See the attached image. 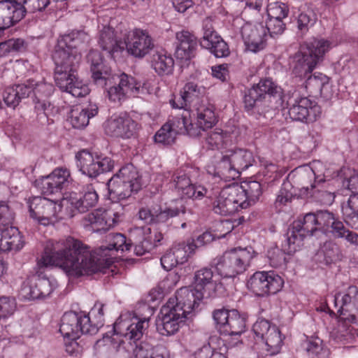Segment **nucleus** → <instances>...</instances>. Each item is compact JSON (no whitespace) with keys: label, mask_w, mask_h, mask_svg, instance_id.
<instances>
[{"label":"nucleus","mask_w":358,"mask_h":358,"mask_svg":"<svg viewBox=\"0 0 358 358\" xmlns=\"http://www.w3.org/2000/svg\"><path fill=\"white\" fill-rule=\"evenodd\" d=\"M107 241V246L101 245L91 251L80 240L68 236L55 242L50 250L45 249L38 265L58 267L69 278L103 272L114 262L115 252L128 251L131 245L122 234H110Z\"/></svg>","instance_id":"nucleus-1"},{"label":"nucleus","mask_w":358,"mask_h":358,"mask_svg":"<svg viewBox=\"0 0 358 358\" xmlns=\"http://www.w3.org/2000/svg\"><path fill=\"white\" fill-rule=\"evenodd\" d=\"M89 39L84 31H73L58 39L52 55L57 86L75 97L85 96L90 91L88 85L76 74V67L81 59L80 50L86 46Z\"/></svg>","instance_id":"nucleus-2"},{"label":"nucleus","mask_w":358,"mask_h":358,"mask_svg":"<svg viewBox=\"0 0 358 358\" xmlns=\"http://www.w3.org/2000/svg\"><path fill=\"white\" fill-rule=\"evenodd\" d=\"M149 319L137 317L129 318L121 315L115 322L113 334L104 336L96 341L94 349L99 358H115L118 353L124 352V339L131 345L143 336V331L148 327Z\"/></svg>","instance_id":"nucleus-3"},{"label":"nucleus","mask_w":358,"mask_h":358,"mask_svg":"<svg viewBox=\"0 0 358 358\" xmlns=\"http://www.w3.org/2000/svg\"><path fill=\"white\" fill-rule=\"evenodd\" d=\"M99 43L114 58L126 50L134 58L143 59L155 48V41L148 31L139 28L131 29L124 34L122 42L115 38L114 30L109 24H102Z\"/></svg>","instance_id":"nucleus-4"},{"label":"nucleus","mask_w":358,"mask_h":358,"mask_svg":"<svg viewBox=\"0 0 358 358\" xmlns=\"http://www.w3.org/2000/svg\"><path fill=\"white\" fill-rule=\"evenodd\" d=\"M195 296L187 289H180L164 305L158 315L157 329L163 336L173 335L184 324L195 308Z\"/></svg>","instance_id":"nucleus-5"},{"label":"nucleus","mask_w":358,"mask_h":358,"mask_svg":"<svg viewBox=\"0 0 358 358\" xmlns=\"http://www.w3.org/2000/svg\"><path fill=\"white\" fill-rule=\"evenodd\" d=\"M333 47V43L324 38H313L301 45L291 64L293 74L299 77L308 76Z\"/></svg>","instance_id":"nucleus-6"},{"label":"nucleus","mask_w":358,"mask_h":358,"mask_svg":"<svg viewBox=\"0 0 358 358\" xmlns=\"http://www.w3.org/2000/svg\"><path fill=\"white\" fill-rule=\"evenodd\" d=\"M253 162L252 153L248 150H228L222 154L214 166H207V171L222 180L230 181L238 178L241 171L252 166Z\"/></svg>","instance_id":"nucleus-7"},{"label":"nucleus","mask_w":358,"mask_h":358,"mask_svg":"<svg viewBox=\"0 0 358 358\" xmlns=\"http://www.w3.org/2000/svg\"><path fill=\"white\" fill-rule=\"evenodd\" d=\"M256 255L249 247L234 248L216 257L211 262L217 275L222 278H234L245 272Z\"/></svg>","instance_id":"nucleus-8"},{"label":"nucleus","mask_w":358,"mask_h":358,"mask_svg":"<svg viewBox=\"0 0 358 358\" xmlns=\"http://www.w3.org/2000/svg\"><path fill=\"white\" fill-rule=\"evenodd\" d=\"M92 78L99 85L105 86V96L110 102L120 103L127 99L124 90L121 89L110 68L103 63L101 56L97 51H91L88 55Z\"/></svg>","instance_id":"nucleus-9"},{"label":"nucleus","mask_w":358,"mask_h":358,"mask_svg":"<svg viewBox=\"0 0 358 358\" xmlns=\"http://www.w3.org/2000/svg\"><path fill=\"white\" fill-rule=\"evenodd\" d=\"M27 203L30 217L44 226L53 224L64 215L62 199L55 201L43 196H33Z\"/></svg>","instance_id":"nucleus-10"},{"label":"nucleus","mask_w":358,"mask_h":358,"mask_svg":"<svg viewBox=\"0 0 358 358\" xmlns=\"http://www.w3.org/2000/svg\"><path fill=\"white\" fill-rule=\"evenodd\" d=\"M110 195L119 200L130 196L133 192L141 188L138 173L132 164H127L120 169L108 182Z\"/></svg>","instance_id":"nucleus-11"},{"label":"nucleus","mask_w":358,"mask_h":358,"mask_svg":"<svg viewBox=\"0 0 358 358\" xmlns=\"http://www.w3.org/2000/svg\"><path fill=\"white\" fill-rule=\"evenodd\" d=\"M282 90L269 78L262 79L254 85L245 96L244 102L248 110L259 107L266 99H273L276 106L282 103Z\"/></svg>","instance_id":"nucleus-12"},{"label":"nucleus","mask_w":358,"mask_h":358,"mask_svg":"<svg viewBox=\"0 0 358 358\" xmlns=\"http://www.w3.org/2000/svg\"><path fill=\"white\" fill-rule=\"evenodd\" d=\"M318 230L316 215L313 213H306L302 219L295 220L287 232V237L283 244V250L287 254L298 250L303 245L304 238L313 235Z\"/></svg>","instance_id":"nucleus-13"},{"label":"nucleus","mask_w":358,"mask_h":358,"mask_svg":"<svg viewBox=\"0 0 358 358\" xmlns=\"http://www.w3.org/2000/svg\"><path fill=\"white\" fill-rule=\"evenodd\" d=\"M288 115L291 120L304 123H313L321 115L322 110L317 102L308 96L294 92L287 101Z\"/></svg>","instance_id":"nucleus-14"},{"label":"nucleus","mask_w":358,"mask_h":358,"mask_svg":"<svg viewBox=\"0 0 358 358\" xmlns=\"http://www.w3.org/2000/svg\"><path fill=\"white\" fill-rule=\"evenodd\" d=\"M120 208V205L115 203L108 208L94 210L83 217L82 225L88 231L105 232L119 222Z\"/></svg>","instance_id":"nucleus-15"},{"label":"nucleus","mask_w":358,"mask_h":358,"mask_svg":"<svg viewBox=\"0 0 358 358\" xmlns=\"http://www.w3.org/2000/svg\"><path fill=\"white\" fill-rule=\"evenodd\" d=\"M243 193L237 183L223 187L213 203V210L216 214L227 216L247 208Z\"/></svg>","instance_id":"nucleus-16"},{"label":"nucleus","mask_w":358,"mask_h":358,"mask_svg":"<svg viewBox=\"0 0 358 358\" xmlns=\"http://www.w3.org/2000/svg\"><path fill=\"white\" fill-rule=\"evenodd\" d=\"M9 208L0 203V252H17L24 245V240L17 228L8 226Z\"/></svg>","instance_id":"nucleus-17"},{"label":"nucleus","mask_w":358,"mask_h":358,"mask_svg":"<svg viewBox=\"0 0 358 358\" xmlns=\"http://www.w3.org/2000/svg\"><path fill=\"white\" fill-rule=\"evenodd\" d=\"M76 159L79 171L90 178H96L102 173L110 171L114 166V162L110 157L87 150L78 152Z\"/></svg>","instance_id":"nucleus-18"},{"label":"nucleus","mask_w":358,"mask_h":358,"mask_svg":"<svg viewBox=\"0 0 358 358\" xmlns=\"http://www.w3.org/2000/svg\"><path fill=\"white\" fill-rule=\"evenodd\" d=\"M191 117L188 111H184L181 116L185 117L187 135L196 137L201 134V131L211 129L217 122V117L215 113L214 107L210 104L201 105Z\"/></svg>","instance_id":"nucleus-19"},{"label":"nucleus","mask_w":358,"mask_h":358,"mask_svg":"<svg viewBox=\"0 0 358 358\" xmlns=\"http://www.w3.org/2000/svg\"><path fill=\"white\" fill-rule=\"evenodd\" d=\"M99 196L92 185H87L82 194L76 192L65 194L62 199L64 206V215L72 217L77 212L85 213L97 203Z\"/></svg>","instance_id":"nucleus-20"},{"label":"nucleus","mask_w":358,"mask_h":358,"mask_svg":"<svg viewBox=\"0 0 358 358\" xmlns=\"http://www.w3.org/2000/svg\"><path fill=\"white\" fill-rule=\"evenodd\" d=\"M283 285L282 277L273 271H257L247 282L248 289L259 296L275 294L282 289Z\"/></svg>","instance_id":"nucleus-21"},{"label":"nucleus","mask_w":358,"mask_h":358,"mask_svg":"<svg viewBox=\"0 0 358 358\" xmlns=\"http://www.w3.org/2000/svg\"><path fill=\"white\" fill-rule=\"evenodd\" d=\"M194 288L182 287L190 291L195 299V306L205 296H213L216 291L221 287L220 278L214 275L211 269L202 268L194 273Z\"/></svg>","instance_id":"nucleus-22"},{"label":"nucleus","mask_w":358,"mask_h":358,"mask_svg":"<svg viewBox=\"0 0 358 358\" xmlns=\"http://www.w3.org/2000/svg\"><path fill=\"white\" fill-rule=\"evenodd\" d=\"M89 318L83 315V313H65L61 320L59 331L64 338L76 341L81 334H90L86 324Z\"/></svg>","instance_id":"nucleus-23"},{"label":"nucleus","mask_w":358,"mask_h":358,"mask_svg":"<svg viewBox=\"0 0 358 358\" xmlns=\"http://www.w3.org/2000/svg\"><path fill=\"white\" fill-rule=\"evenodd\" d=\"M73 180L70 170L66 167H57L48 176L41 179V191L43 194L59 193L72 184Z\"/></svg>","instance_id":"nucleus-24"},{"label":"nucleus","mask_w":358,"mask_h":358,"mask_svg":"<svg viewBox=\"0 0 358 358\" xmlns=\"http://www.w3.org/2000/svg\"><path fill=\"white\" fill-rule=\"evenodd\" d=\"M241 33L248 51L257 53L266 46L268 36L264 24H244Z\"/></svg>","instance_id":"nucleus-25"},{"label":"nucleus","mask_w":358,"mask_h":358,"mask_svg":"<svg viewBox=\"0 0 358 358\" xmlns=\"http://www.w3.org/2000/svg\"><path fill=\"white\" fill-rule=\"evenodd\" d=\"M185 121V117H182L181 115L169 120L155 135V141L158 143L169 145L175 141L177 135H187Z\"/></svg>","instance_id":"nucleus-26"},{"label":"nucleus","mask_w":358,"mask_h":358,"mask_svg":"<svg viewBox=\"0 0 358 358\" xmlns=\"http://www.w3.org/2000/svg\"><path fill=\"white\" fill-rule=\"evenodd\" d=\"M172 183L181 198L201 199L207 194L205 187L192 184L189 177L182 171L177 172L173 176Z\"/></svg>","instance_id":"nucleus-27"},{"label":"nucleus","mask_w":358,"mask_h":358,"mask_svg":"<svg viewBox=\"0 0 358 358\" xmlns=\"http://www.w3.org/2000/svg\"><path fill=\"white\" fill-rule=\"evenodd\" d=\"M136 129V122L126 113L113 115L107 121L105 127L107 134L121 138H130Z\"/></svg>","instance_id":"nucleus-28"},{"label":"nucleus","mask_w":358,"mask_h":358,"mask_svg":"<svg viewBox=\"0 0 358 358\" xmlns=\"http://www.w3.org/2000/svg\"><path fill=\"white\" fill-rule=\"evenodd\" d=\"M339 320L341 323L338 326L339 335L338 338L344 344H349L355 341L358 336L357 331L352 327H347V324L352 323L358 325V305L348 312H343L341 314Z\"/></svg>","instance_id":"nucleus-29"},{"label":"nucleus","mask_w":358,"mask_h":358,"mask_svg":"<svg viewBox=\"0 0 358 358\" xmlns=\"http://www.w3.org/2000/svg\"><path fill=\"white\" fill-rule=\"evenodd\" d=\"M27 0H2L0 1V22L6 18L9 22H19L26 15Z\"/></svg>","instance_id":"nucleus-30"},{"label":"nucleus","mask_w":358,"mask_h":358,"mask_svg":"<svg viewBox=\"0 0 358 358\" xmlns=\"http://www.w3.org/2000/svg\"><path fill=\"white\" fill-rule=\"evenodd\" d=\"M294 176L296 178L297 184L296 188L299 189V196L301 198H307L309 196H313L312 192L316 187L314 179V173L309 166L298 167L294 172Z\"/></svg>","instance_id":"nucleus-31"},{"label":"nucleus","mask_w":358,"mask_h":358,"mask_svg":"<svg viewBox=\"0 0 358 358\" xmlns=\"http://www.w3.org/2000/svg\"><path fill=\"white\" fill-rule=\"evenodd\" d=\"M178 45L176 50V56L181 61L190 60L195 56L197 48L196 37L187 31H182L176 34Z\"/></svg>","instance_id":"nucleus-32"},{"label":"nucleus","mask_w":358,"mask_h":358,"mask_svg":"<svg viewBox=\"0 0 358 358\" xmlns=\"http://www.w3.org/2000/svg\"><path fill=\"white\" fill-rule=\"evenodd\" d=\"M31 86L24 83L6 87L3 92V100L8 107L15 108L22 99L31 95Z\"/></svg>","instance_id":"nucleus-33"},{"label":"nucleus","mask_w":358,"mask_h":358,"mask_svg":"<svg viewBox=\"0 0 358 358\" xmlns=\"http://www.w3.org/2000/svg\"><path fill=\"white\" fill-rule=\"evenodd\" d=\"M334 304L338 308L339 315L343 312H348L358 305V287H348L343 292L337 293L334 296Z\"/></svg>","instance_id":"nucleus-34"},{"label":"nucleus","mask_w":358,"mask_h":358,"mask_svg":"<svg viewBox=\"0 0 358 358\" xmlns=\"http://www.w3.org/2000/svg\"><path fill=\"white\" fill-rule=\"evenodd\" d=\"M150 65L159 76H168L173 73L174 60L167 52L157 51L150 57Z\"/></svg>","instance_id":"nucleus-35"},{"label":"nucleus","mask_w":358,"mask_h":358,"mask_svg":"<svg viewBox=\"0 0 358 358\" xmlns=\"http://www.w3.org/2000/svg\"><path fill=\"white\" fill-rule=\"evenodd\" d=\"M98 113V106L95 103H90L85 108H76L71 110L70 122L73 127L82 129L89 123V120Z\"/></svg>","instance_id":"nucleus-36"},{"label":"nucleus","mask_w":358,"mask_h":358,"mask_svg":"<svg viewBox=\"0 0 358 358\" xmlns=\"http://www.w3.org/2000/svg\"><path fill=\"white\" fill-rule=\"evenodd\" d=\"M341 209L345 222L352 228L358 229V194L350 195L342 204Z\"/></svg>","instance_id":"nucleus-37"},{"label":"nucleus","mask_w":358,"mask_h":358,"mask_svg":"<svg viewBox=\"0 0 358 358\" xmlns=\"http://www.w3.org/2000/svg\"><path fill=\"white\" fill-rule=\"evenodd\" d=\"M136 358H168L169 352L166 348L159 345L153 348L148 343H141L134 350Z\"/></svg>","instance_id":"nucleus-38"},{"label":"nucleus","mask_w":358,"mask_h":358,"mask_svg":"<svg viewBox=\"0 0 358 358\" xmlns=\"http://www.w3.org/2000/svg\"><path fill=\"white\" fill-rule=\"evenodd\" d=\"M103 306L101 302H96L87 315L83 313V315L89 318V322L86 326L90 334H95L99 329L103 325Z\"/></svg>","instance_id":"nucleus-39"},{"label":"nucleus","mask_w":358,"mask_h":358,"mask_svg":"<svg viewBox=\"0 0 358 358\" xmlns=\"http://www.w3.org/2000/svg\"><path fill=\"white\" fill-rule=\"evenodd\" d=\"M245 330V319L236 310H231V315L222 332L229 336H240Z\"/></svg>","instance_id":"nucleus-40"},{"label":"nucleus","mask_w":358,"mask_h":358,"mask_svg":"<svg viewBox=\"0 0 358 358\" xmlns=\"http://www.w3.org/2000/svg\"><path fill=\"white\" fill-rule=\"evenodd\" d=\"M239 188L243 192V202L248 208L254 204L262 194L261 184L257 181H249L239 185Z\"/></svg>","instance_id":"nucleus-41"},{"label":"nucleus","mask_w":358,"mask_h":358,"mask_svg":"<svg viewBox=\"0 0 358 358\" xmlns=\"http://www.w3.org/2000/svg\"><path fill=\"white\" fill-rule=\"evenodd\" d=\"M270 331L262 342L268 354L275 355L280 352L283 344V338L277 327H273Z\"/></svg>","instance_id":"nucleus-42"},{"label":"nucleus","mask_w":358,"mask_h":358,"mask_svg":"<svg viewBox=\"0 0 358 358\" xmlns=\"http://www.w3.org/2000/svg\"><path fill=\"white\" fill-rule=\"evenodd\" d=\"M115 78L121 89L124 90L127 99L135 96L139 93L141 84L134 77L123 73L118 76L115 75Z\"/></svg>","instance_id":"nucleus-43"},{"label":"nucleus","mask_w":358,"mask_h":358,"mask_svg":"<svg viewBox=\"0 0 358 358\" xmlns=\"http://www.w3.org/2000/svg\"><path fill=\"white\" fill-rule=\"evenodd\" d=\"M196 249V245L194 240L175 244L171 248L179 264L187 262L189 257L194 253Z\"/></svg>","instance_id":"nucleus-44"},{"label":"nucleus","mask_w":358,"mask_h":358,"mask_svg":"<svg viewBox=\"0 0 358 358\" xmlns=\"http://www.w3.org/2000/svg\"><path fill=\"white\" fill-rule=\"evenodd\" d=\"M24 84L31 86L32 90L31 93H33L38 99L51 95L54 91L53 85L51 83L45 82L43 79L38 81L29 79L24 82Z\"/></svg>","instance_id":"nucleus-45"},{"label":"nucleus","mask_w":358,"mask_h":358,"mask_svg":"<svg viewBox=\"0 0 358 358\" xmlns=\"http://www.w3.org/2000/svg\"><path fill=\"white\" fill-rule=\"evenodd\" d=\"M231 141V136L221 129H215L210 132L207 138L206 143L211 149L220 148Z\"/></svg>","instance_id":"nucleus-46"},{"label":"nucleus","mask_w":358,"mask_h":358,"mask_svg":"<svg viewBox=\"0 0 358 358\" xmlns=\"http://www.w3.org/2000/svg\"><path fill=\"white\" fill-rule=\"evenodd\" d=\"M26 43L22 38H11L0 43V58L13 52H20L26 49Z\"/></svg>","instance_id":"nucleus-47"},{"label":"nucleus","mask_w":358,"mask_h":358,"mask_svg":"<svg viewBox=\"0 0 358 358\" xmlns=\"http://www.w3.org/2000/svg\"><path fill=\"white\" fill-rule=\"evenodd\" d=\"M35 285L37 287L36 292L38 299L49 296L57 287V281L48 278H40L35 276Z\"/></svg>","instance_id":"nucleus-48"},{"label":"nucleus","mask_w":358,"mask_h":358,"mask_svg":"<svg viewBox=\"0 0 358 358\" xmlns=\"http://www.w3.org/2000/svg\"><path fill=\"white\" fill-rule=\"evenodd\" d=\"M307 351L310 358H329V350L320 338H315L308 343Z\"/></svg>","instance_id":"nucleus-49"},{"label":"nucleus","mask_w":358,"mask_h":358,"mask_svg":"<svg viewBox=\"0 0 358 358\" xmlns=\"http://www.w3.org/2000/svg\"><path fill=\"white\" fill-rule=\"evenodd\" d=\"M267 15L270 20L282 21L288 13L287 7L277 1L269 2L267 5Z\"/></svg>","instance_id":"nucleus-50"},{"label":"nucleus","mask_w":358,"mask_h":358,"mask_svg":"<svg viewBox=\"0 0 358 358\" xmlns=\"http://www.w3.org/2000/svg\"><path fill=\"white\" fill-rule=\"evenodd\" d=\"M17 310V302L10 296L0 297V320L8 319L13 315Z\"/></svg>","instance_id":"nucleus-51"},{"label":"nucleus","mask_w":358,"mask_h":358,"mask_svg":"<svg viewBox=\"0 0 358 358\" xmlns=\"http://www.w3.org/2000/svg\"><path fill=\"white\" fill-rule=\"evenodd\" d=\"M203 36L200 40V45L202 48L208 49L212 48L220 36L214 30L210 24H206L203 27Z\"/></svg>","instance_id":"nucleus-52"},{"label":"nucleus","mask_w":358,"mask_h":358,"mask_svg":"<svg viewBox=\"0 0 358 358\" xmlns=\"http://www.w3.org/2000/svg\"><path fill=\"white\" fill-rule=\"evenodd\" d=\"M161 238V234H156L155 235V239L152 238V235H149L148 236L143 238L142 241L135 245L134 252L138 256L144 255L155 246V242H159Z\"/></svg>","instance_id":"nucleus-53"},{"label":"nucleus","mask_w":358,"mask_h":358,"mask_svg":"<svg viewBox=\"0 0 358 358\" xmlns=\"http://www.w3.org/2000/svg\"><path fill=\"white\" fill-rule=\"evenodd\" d=\"M35 276L28 278L25 280L21 287L20 295L22 298L27 300H33L38 299L36 292L37 287L35 285Z\"/></svg>","instance_id":"nucleus-54"},{"label":"nucleus","mask_w":358,"mask_h":358,"mask_svg":"<svg viewBox=\"0 0 358 358\" xmlns=\"http://www.w3.org/2000/svg\"><path fill=\"white\" fill-rule=\"evenodd\" d=\"M318 230L328 232L331 224H334V214L327 210H320L315 213Z\"/></svg>","instance_id":"nucleus-55"},{"label":"nucleus","mask_w":358,"mask_h":358,"mask_svg":"<svg viewBox=\"0 0 358 358\" xmlns=\"http://www.w3.org/2000/svg\"><path fill=\"white\" fill-rule=\"evenodd\" d=\"M180 211L178 208H166L162 210L160 207H155L154 223L165 222L169 218L177 216Z\"/></svg>","instance_id":"nucleus-56"},{"label":"nucleus","mask_w":358,"mask_h":358,"mask_svg":"<svg viewBox=\"0 0 358 358\" xmlns=\"http://www.w3.org/2000/svg\"><path fill=\"white\" fill-rule=\"evenodd\" d=\"M275 325H271V323L264 319H259L254 324L252 330L257 339H260L262 341L268 336L270 330Z\"/></svg>","instance_id":"nucleus-57"},{"label":"nucleus","mask_w":358,"mask_h":358,"mask_svg":"<svg viewBox=\"0 0 358 358\" xmlns=\"http://www.w3.org/2000/svg\"><path fill=\"white\" fill-rule=\"evenodd\" d=\"M329 84V78L322 73H315L310 76L306 81L307 87L315 88L320 94L323 89Z\"/></svg>","instance_id":"nucleus-58"},{"label":"nucleus","mask_w":358,"mask_h":358,"mask_svg":"<svg viewBox=\"0 0 358 358\" xmlns=\"http://www.w3.org/2000/svg\"><path fill=\"white\" fill-rule=\"evenodd\" d=\"M201 90V87H198L194 83L190 82L185 84L180 93L190 104L196 99L199 98V95L202 93Z\"/></svg>","instance_id":"nucleus-59"},{"label":"nucleus","mask_w":358,"mask_h":358,"mask_svg":"<svg viewBox=\"0 0 358 358\" xmlns=\"http://www.w3.org/2000/svg\"><path fill=\"white\" fill-rule=\"evenodd\" d=\"M231 315V310L218 309L213 312V320L216 324L217 328L222 334L226 324L228 322Z\"/></svg>","instance_id":"nucleus-60"},{"label":"nucleus","mask_w":358,"mask_h":358,"mask_svg":"<svg viewBox=\"0 0 358 358\" xmlns=\"http://www.w3.org/2000/svg\"><path fill=\"white\" fill-rule=\"evenodd\" d=\"M267 257L273 267L280 266L284 263L285 259L284 253L277 247L272 248L267 251Z\"/></svg>","instance_id":"nucleus-61"},{"label":"nucleus","mask_w":358,"mask_h":358,"mask_svg":"<svg viewBox=\"0 0 358 358\" xmlns=\"http://www.w3.org/2000/svg\"><path fill=\"white\" fill-rule=\"evenodd\" d=\"M290 189H293V187H291L289 183L282 185L276 198V203L285 205L292 201L294 194H296V193L291 192Z\"/></svg>","instance_id":"nucleus-62"},{"label":"nucleus","mask_w":358,"mask_h":358,"mask_svg":"<svg viewBox=\"0 0 358 358\" xmlns=\"http://www.w3.org/2000/svg\"><path fill=\"white\" fill-rule=\"evenodd\" d=\"M217 57H225L229 55V49L227 44L220 38L213 44L212 48H208Z\"/></svg>","instance_id":"nucleus-63"},{"label":"nucleus","mask_w":358,"mask_h":358,"mask_svg":"<svg viewBox=\"0 0 358 358\" xmlns=\"http://www.w3.org/2000/svg\"><path fill=\"white\" fill-rule=\"evenodd\" d=\"M309 166L314 173L315 182L317 183L324 182L325 178L329 176V175L325 171L324 164L320 161L313 162L311 166Z\"/></svg>","instance_id":"nucleus-64"}]
</instances>
